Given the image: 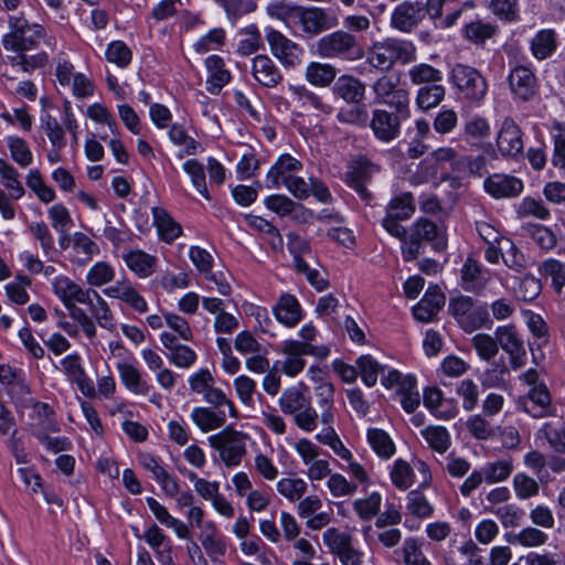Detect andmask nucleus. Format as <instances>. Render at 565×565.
<instances>
[{
  "label": "nucleus",
  "instance_id": "45",
  "mask_svg": "<svg viewBox=\"0 0 565 565\" xmlns=\"http://www.w3.org/2000/svg\"><path fill=\"white\" fill-rule=\"evenodd\" d=\"M7 146L12 160L22 168H26L33 161V154L26 141L17 136L7 137Z\"/></svg>",
  "mask_w": 565,
  "mask_h": 565
},
{
  "label": "nucleus",
  "instance_id": "31",
  "mask_svg": "<svg viewBox=\"0 0 565 565\" xmlns=\"http://www.w3.org/2000/svg\"><path fill=\"white\" fill-rule=\"evenodd\" d=\"M306 79L318 87L329 86L337 77V68L328 63L310 62L305 72Z\"/></svg>",
  "mask_w": 565,
  "mask_h": 565
},
{
  "label": "nucleus",
  "instance_id": "55",
  "mask_svg": "<svg viewBox=\"0 0 565 565\" xmlns=\"http://www.w3.org/2000/svg\"><path fill=\"white\" fill-rule=\"evenodd\" d=\"M523 189L521 179L510 174H497V198H515Z\"/></svg>",
  "mask_w": 565,
  "mask_h": 565
},
{
  "label": "nucleus",
  "instance_id": "18",
  "mask_svg": "<svg viewBox=\"0 0 565 565\" xmlns=\"http://www.w3.org/2000/svg\"><path fill=\"white\" fill-rule=\"evenodd\" d=\"M278 322L287 328L296 327L303 319V310L298 299L291 294H281L273 307Z\"/></svg>",
  "mask_w": 565,
  "mask_h": 565
},
{
  "label": "nucleus",
  "instance_id": "33",
  "mask_svg": "<svg viewBox=\"0 0 565 565\" xmlns=\"http://www.w3.org/2000/svg\"><path fill=\"white\" fill-rule=\"evenodd\" d=\"M501 255L507 267L520 271L524 267V256L508 237H497V257Z\"/></svg>",
  "mask_w": 565,
  "mask_h": 565
},
{
  "label": "nucleus",
  "instance_id": "37",
  "mask_svg": "<svg viewBox=\"0 0 565 565\" xmlns=\"http://www.w3.org/2000/svg\"><path fill=\"white\" fill-rule=\"evenodd\" d=\"M370 178L367 167L365 164H358L352 167L344 175V182L353 189L362 200L367 201L371 199V193L365 188V183Z\"/></svg>",
  "mask_w": 565,
  "mask_h": 565
},
{
  "label": "nucleus",
  "instance_id": "41",
  "mask_svg": "<svg viewBox=\"0 0 565 565\" xmlns=\"http://www.w3.org/2000/svg\"><path fill=\"white\" fill-rule=\"evenodd\" d=\"M516 215L521 218L535 217L545 221L550 218L551 212L542 200L525 196L516 206Z\"/></svg>",
  "mask_w": 565,
  "mask_h": 565
},
{
  "label": "nucleus",
  "instance_id": "25",
  "mask_svg": "<svg viewBox=\"0 0 565 565\" xmlns=\"http://www.w3.org/2000/svg\"><path fill=\"white\" fill-rule=\"evenodd\" d=\"M87 305L92 313L94 322L107 330H114L115 321L114 315L108 303L100 297L96 290H90L89 302H83Z\"/></svg>",
  "mask_w": 565,
  "mask_h": 565
},
{
  "label": "nucleus",
  "instance_id": "42",
  "mask_svg": "<svg viewBox=\"0 0 565 565\" xmlns=\"http://www.w3.org/2000/svg\"><path fill=\"white\" fill-rule=\"evenodd\" d=\"M309 403L308 397L297 387H290L284 391L279 398L281 411L289 415H295L303 407H307Z\"/></svg>",
  "mask_w": 565,
  "mask_h": 565
},
{
  "label": "nucleus",
  "instance_id": "28",
  "mask_svg": "<svg viewBox=\"0 0 565 565\" xmlns=\"http://www.w3.org/2000/svg\"><path fill=\"white\" fill-rule=\"evenodd\" d=\"M194 424L204 433L222 427L226 422L224 411H213L209 407H195L191 413Z\"/></svg>",
  "mask_w": 565,
  "mask_h": 565
},
{
  "label": "nucleus",
  "instance_id": "5",
  "mask_svg": "<svg viewBox=\"0 0 565 565\" xmlns=\"http://www.w3.org/2000/svg\"><path fill=\"white\" fill-rule=\"evenodd\" d=\"M411 117V108L406 111L392 109V111L382 108L372 110V117L369 126L374 137L385 143H388L401 136L402 122Z\"/></svg>",
  "mask_w": 565,
  "mask_h": 565
},
{
  "label": "nucleus",
  "instance_id": "30",
  "mask_svg": "<svg viewBox=\"0 0 565 565\" xmlns=\"http://www.w3.org/2000/svg\"><path fill=\"white\" fill-rule=\"evenodd\" d=\"M127 267L140 278L149 277L153 271L157 258L142 250H130L124 256Z\"/></svg>",
  "mask_w": 565,
  "mask_h": 565
},
{
  "label": "nucleus",
  "instance_id": "35",
  "mask_svg": "<svg viewBox=\"0 0 565 565\" xmlns=\"http://www.w3.org/2000/svg\"><path fill=\"white\" fill-rule=\"evenodd\" d=\"M288 92L292 100L305 109L324 110V104L320 96L305 85H288Z\"/></svg>",
  "mask_w": 565,
  "mask_h": 565
},
{
  "label": "nucleus",
  "instance_id": "1",
  "mask_svg": "<svg viewBox=\"0 0 565 565\" xmlns=\"http://www.w3.org/2000/svg\"><path fill=\"white\" fill-rule=\"evenodd\" d=\"M416 60L415 45L405 40L386 39L369 50L365 64L372 70L388 72L395 63L408 64Z\"/></svg>",
  "mask_w": 565,
  "mask_h": 565
},
{
  "label": "nucleus",
  "instance_id": "48",
  "mask_svg": "<svg viewBox=\"0 0 565 565\" xmlns=\"http://www.w3.org/2000/svg\"><path fill=\"white\" fill-rule=\"evenodd\" d=\"M460 552L469 558V565H494V546L482 550L470 540L460 547Z\"/></svg>",
  "mask_w": 565,
  "mask_h": 565
},
{
  "label": "nucleus",
  "instance_id": "20",
  "mask_svg": "<svg viewBox=\"0 0 565 565\" xmlns=\"http://www.w3.org/2000/svg\"><path fill=\"white\" fill-rule=\"evenodd\" d=\"M252 72L254 78L268 88L277 86L282 79L279 68L267 55H257L253 58Z\"/></svg>",
  "mask_w": 565,
  "mask_h": 565
},
{
  "label": "nucleus",
  "instance_id": "14",
  "mask_svg": "<svg viewBox=\"0 0 565 565\" xmlns=\"http://www.w3.org/2000/svg\"><path fill=\"white\" fill-rule=\"evenodd\" d=\"M499 279L503 287L513 291L514 298L519 301L531 302L535 300L542 291L540 279L532 275H525L519 281L516 277L508 275L504 277L500 276Z\"/></svg>",
  "mask_w": 565,
  "mask_h": 565
},
{
  "label": "nucleus",
  "instance_id": "63",
  "mask_svg": "<svg viewBox=\"0 0 565 565\" xmlns=\"http://www.w3.org/2000/svg\"><path fill=\"white\" fill-rule=\"evenodd\" d=\"M403 557L406 565H431L422 552L420 543L414 537L405 539L403 543Z\"/></svg>",
  "mask_w": 565,
  "mask_h": 565
},
{
  "label": "nucleus",
  "instance_id": "38",
  "mask_svg": "<svg viewBox=\"0 0 565 565\" xmlns=\"http://www.w3.org/2000/svg\"><path fill=\"white\" fill-rule=\"evenodd\" d=\"M168 136L170 141L175 146H183L184 150L178 154L179 158H182L183 154L193 156L196 154L200 143L188 135L183 125L174 122L170 126L168 131Z\"/></svg>",
  "mask_w": 565,
  "mask_h": 565
},
{
  "label": "nucleus",
  "instance_id": "9",
  "mask_svg": "<svg viewBox=\"0 0 565 565\" xmlns=\"http://www.w3.org/2000/svg\"><path fill=\"white\" fill-rule=\"evenodd\" d=\"M508 83L515 99L529 102L537 93V82L533 71L523 65H515L510 70Z\"/></svg>",
  "mask_w": 565,
  "mask_h": 565
},
{
  "label": "nucleus",
  "instance_id": "24",
  "mask_svg": "<svg viewBox=\"0 0 565 565\" xmlns=\"http://www.w3.org/2000/svg\"><path fill=\"white\" fill-rule=\"evenodd\" d=\"M153 224L166 243H171L182 234V227L162 207H152Z\"/></svg>",
  "mask_w": 565,
  "mask_h": 565
},
{
  "label": "nucleus",
  "instance_id": "15",
  "mask_svg": "<svg viewBox=\"0 0 565 565\" xmlns=\"http://www.w3.org/2000/svg\"><path fill=\"white\" fill-rule=\"evenodd\" d=\"M365 89L366 86L360 78L349 74L339 76L332 86L333 95L351 105H359L364 100Z\"/></svg>",
  "mask_w": 565,
  "mask_h": 565
},
{
  "label": "nucleus",
  "instance_id": "22",
  "mask_svg": "<svg viewBox=\"0 0 565 565\" xmlns=\"http://www.w3.org/2000/svg\"><path fill=\"white\" fill-rule=\"evenodd\" d=\"M301 168V162L289 153L279 156L266 175L268 182L267 188H279L280 183L284 181V177L291 175V172L299 171Z\"/></svg>",
  "mask_w": 565,
  "mask_h": 565
},
{
  "label": "nucleus",
  "instance_id": "56",
  "mask_svg": "<svg viewBox=\"0 0 565 565\" xmlns=\"http://www.w3.org/2000/svg\"><path fill=\"white\" fill-rule=\"evenodd\" d=\"M184 171L191 177L192 184L196 191L206 200H210V194L205 182L204 167L195 159L188 160L183 163Z\"/></svg>",
  "mask_w": 565,
  "mask_h": 565
},
{
  "label": "nucleus",
  "instance_id": "10",
  "mask_svg": "<svg viewBox=\"0 0 565 565\" xmlns=\"http://www.w3.org/2000/svg\"><path fill=\"white\" fill-rule=\"evenodd\" d=\"M425 18L424 3L403 1L392 12L391 25L402 32H412Z\"/></svg>",
  "mask_w": 565,
  "mask_h": 565
},
{
  "label": "nucleus",
  "instance_id": "11",
  "mask_svg": "<svg viewBox=\"0 0 565 565\" xmlns=\"http://www.w3.org/2000/svg\"><path fill=\"white\" fill-rule=\"evenodd\" d=\"M491 281L490 270L469 256L460 270V286L463 290L481 294Z\"/></svg>",
  "mask_w": 565,
  "mask_h": 565
},
{
  "label": "nucleus",
  "instance_id": "43",
  "mask_svg": "<svg viewBox=\"0 0 565 565\" xmlns=\"http://www.w3.org/2000/svg\"><path fill=\"white\" fill-rule=\"evenodd\" d=\"M0 175L2 178L3 185L10 191V195L18 200L23 196L24 189L19 181L18 170L10 164L6 159L0 158Z\"/></svg>",
  "mask_w": 565,
  "mask_h": 565
},
{
  "label": "nucleus",
  "instance_id": "57",
  "mask_svg": "<svg viewBox=\"0 0 565 565\" xmlns=\"http://www.w3.org/2000/svg\"><path fill=\"white\" fill-rule=\"evenodd\" d=\"M45 31L42 25L33 23L30 33H25L15 39L14 47H4L12 52H26L36 47L39 40L43 39Z\"/></svg>",
  "mask_w": 565,
  "mask_h": 565
},
{
  "label": "nucleus",
  "instance_id": "50",
  "mask_svg": "<svg viewBox=\"0 0 565 565\" xmlns=\"http://www.w3.org/2000/svg\"><path fill=\"white\" fill-rule=\"evenodd\" d=\"M356 364L363 383L369 387L376 384L379 374L384 371V366L371 355H361Z\"/></svg>",
  "mask_w": 565,
  "mask_h": 565
},
{
  "label": "nucleus",
  "instance_id": "47",
  "mask_svg": "<svg viewBox=\"0 0 565 565\" xmlns=\"http://www.w3.org/2000/svg\"><path fill=\"white\" fill-rule=\"evenodd\" d=\"M41 127L44 129L51 145L57 150L66 145L64 128L62 125L50 114H43L40 118Z\"/></svg>",
  "mask_w": 565,
  "mask_h": 565
},
{
  "label": "nucleus",
  "instance_id": "8",
  "mask_svg": "<svg viewBox=\"0 0 565 565\" xmlns=\"http://www.w3.org/2000/svg\"><path fill=\"white\" fill-rule=\"evenodd\" d=\"M266 40L273 55L286 68H295L300 65L303 50L297 43L274 29L267 31Z\"/></svg>",
  "mask_w": 565,
  "mask_h": 565
},
{
  "label": "nucleus",
  "instance_id": "40",
  "mask_svg": "<svg viewBox=\"0 0 565 565\" xmlns=\"http://www.w3.org/2000/svg\"><path fill=\"white\" fill-rule=\"evenodd\" d=\"M423 399L425 407H427L437 417L450 419L457 414V408L455 406L445 411L439 409V407L444 405V399L443 392L438 387H426Z\"/></svg>",
  "mask_w": 565,
  "mask_h": 565
},
{
  "label": "nucleus",
  "instance_id": "58",
  "mask_svg": "<svg viewBox=\"0 0 565 565\" xmlns=\"http://www.w3.org/2000/svg\"><path fill=\"white\" fill-rule=\"evenodd\" d=\"M307 488L306 481L299 478H284L277 482V491L291 502L300 500Z\"/></svg>",
  "mask_w": 565,
  "mask_h": 565
},
{
  "label": "nucleus",
  "instance_id": "17",
  "mask_svg": "<svg viewBox=\"0 0 565 565\" xmlns=\"http://www.w3.org/2000/svg\"><path fill=\"white\" fill-rule=\"evenodd\" d=\"M300 23L303 32L310 35H317L323 31L335 28L339 21L333 13L324 9L311 8L301 13Z\"/></svg>",
  "mask_w": 565,
  "mask_h": 565
},
{
  "label": "nucleus",
  "instance_id": "2",
  "mask_svg": "<svg viewBox=\"0 0 565 565\" xmlns=\"http://www.w3.org/2000/svg\"><path fill=\"white\" fill-rule=\"evenodd\" d=\"M424 243L430 244L431 248L438 253L447 247L445 233L428 218H419L411 226L408 239L405 245L401 246L403 259L405 262L415 260L424 253Z\"/></svg>",
  "mask_w": 565,
  "mask_h": 565
},
{
  "label": "nucleus",
  "instance_id": "62",
  "mask_svg": "<svg viewBox=\"0 0 565 565\" xmlns=\"http://www.w3.org/2000/svg\"><path fill=\"white\" fill-rule=\"evenodd\" d=\"M75 302L76 301H72L67 305H64L68 311L70 317L79 324L87 338H95L96 324L93 318L88 316L85 310L76 306Z\"/></svg>",
  "mask_w": 565,
  "mask_h": 565
},
{
  "label": "nucleus",
  "instance_id": "27",
  "mask_svg": "<svg viewBox=\"0 0 565 565\" xmlns=\"http://www.w3.org/2000/svg\"><path fill=\"white\" fill-rule=\"evenodd\" d=\"M446 96V88L440 83L425 85L418 88L415 97L416 107L427 113L438 107Z\"/></svg>",
  "mask_w": 565,
  "mask_h": 565
},
{
  "label": "nucleus",
  "instance_id": "16",
  "mask_svg": "<svg viewBox=\"0 0 565 565\" xmlns=\"http://www.w3.org/2000/svg\"><path fill=\"white\" fill-rule=\"evenodd\" d=\"M446 296L438 286H429L422 300L413 308L414 318L422 322L431 321L445 306Z\"/></svg>",
  "mask_w": 565,
  "mask_h": 565
},
{
  "label": "nucleus",
  "instance_id": "34",
  "mask_svg": "<svg viewBox=\"0 0 565 565\" xmlns=\"http://www.w3.org/2000/svg\"><path fill=\"white\" fill-rule=\"evenodd\" d=\"M557 47L556 34L553 30H541L531 41V50L537 60L551 56Z\"/></svg>",
  "mask_w": 565,
  "mask_h": 565
},
{
  "label": "nucleus",
  "instance_id": "19",
  "mask_svg": "<svg viewBox=\"0 0 565 565\" xmlns=\"http://www.w3.org/2000/svg\"><path fill=\"white\" fill-rule=\"evenodd\" d=\"M494 415V393L488 394L483 402L482 414L473 415L467 420V427L470 434L477 439H487L491 437L493 427L491 420L487 417Z\"/></svg>",
  "mask_w": 565,
  "mask_h": 565
},
{
  "label": "nucleus",
  "instance_id": "52",
  "mask_svg": "<svg viewBox=\"0 0 565 565\" xmlns=\"http://www.w3.org/2000/svg\"><path fill=\"white\" fill-rule=\"evenodd\" d=\"M143 540L154 550L158 561L160 562V553L171 554V545L169 539L162 533L157 524L151 525L142 535Z\"/></svg>",
  "mask_w": 565,
  "mask_h": 565
},
{
  "label": "nucleus",
  "instance_id": "7",
  "mask_svg": "<svg viewBox=\"0 0 565 565\" xmlns=\"http://www.w3.org/2000/svg\"><path fill=\"white\" fill-rule=\"evenodd\" d=\"M399 81L396 77L382 75L371 86L374 94V102L385 105L391 109L406 111L409 107V93L407 89L399 87Z\"/></svg>",
  "mask_w": 565,
  "mask_h": 565
},
{
  "label": "nucleus",
  "instance_id": "44",
  "mask_svg": "<svg viewBox=\"0 0 565 565\" xmlns=\"http://www.w3.org/2000/svg\"><path fill=\"white\" fill-rule=\"evenodd\" d=\"M553 132V156L552 164L562 170L565 175V127L559 121H554L552 126Z\"/></svg>",
  "mask_w": 565,
  "mask_h": 565
},
{
  "label": "nucleus",
  "instance_id": "64",
  "mask_svg": "<svg viewBox=\"0 0 565 565\" xmlns=\"http://www.w3.org/2000/svg\"><path fill=\"white\" fill-rule=\"evenodd\" d=\"M49 217L51 220L52 227L57 233L68 232L73 226L71 214L62 203L54 204L49 209Z\"/></svg>",
  "mask_w": 565,
  "mask_h": 565
},
{
  "label": "nucleus",
  "instance_id": "36",
  "mask_svg": "<svg viewBox=\"0 0 565 565\" xmlns=\"http://www.w3.org/2000/svg\"><path fill=\"white\" fill-rule=\"evenodd\" d=\"M287 248L292 255L295 268L299 267V263H308V259L315 258L309 242L297 233L287 234Z\"/></svg>",
  "mask_w": 565,
  "mask_h": 565
},
{
  "label": "nucleus",
  "instance_id": "46",
  "mask_svg": "<svg viewBox=\"0 0 565 565\" xmlns=\"http://www.w3.org/2000/svg\"><path fill=\"white\" fill-rule=\"evenodd\" d=\"M422 436L430 448L437 452H445L450 446V436L443 426H428L422 430Z\"/></svg>",
  "mask_w": 565,
  "mask_h": 565
},
{
  "label": "nucleus",
  "instance_id": "3",
  "mask_svg": "<svg viewBox=\"0 0 565 565\" xmlns=\"http://www.w3.org/2000/svg\"><path fill=\"white\" fill-rule=\"evenodd\" d=\"M317 54L322 58L356 62L364 56L359 35L337 30L321 36L316 43Z\"/></svg>",
  "mask_w": 565,
  "mask_h": 565
},
{
  "label": "nucleus",
  "instance_id": "49",
  "mask_svg": "<svg viewBox=\"0 0 565 565\" xmlns=\"http://www.w3.org/2000/svg\"><path fill=\"white\" fill-rule=\"evenodd\" d=\"M414 212V198L409 192L395 196L387 205V214L403 221L408 220Z\"/></svg>",
  "mask_w": 565,
  "mask_h": 565
},
{
  "label": "nucleus",
  "instance_id": "60",
  "mask_svg": "<svg viewBox=\"0 0 565 565\" xmlns=\"http://www.w3.org/2000/svg\"><path fill=\"white\" fill-rule=\"evenodd\" d=\"M382 498L379 492H372L365 499L353 502V509L362 520H370L380 512Z\"/></svg>",
  "mask_w": 565,
  "mask_h": 565
},
{
  "label": "nucleus",
  "instance_id": "61",
  "mask_svg": "<svg viewBox=\"0 0 565 565\" xmlns=\"http://www.w3.org/2000/svg\"><path fill=\"white\" fill-rule=\"evenodd\" d=\"M540 271L552 278V285L557 292L565 286V265L557 259L550 258L542 263Z\"/></svg>",
  "mask_w": 565,
  "mask_h": 565
},
{
  "label": "nucleus",
  "instance_id": "26",
  "mask_svg": "<svg viewBox=\"0 0 565 565\" xmlns=\"http://www.w3.org/2000/svg\"><path fill=\"white\" fill-rule=\"evenodd\" d=\"M117 370L121 382L134 394L147 395L151 386L142 379L137 367L127 362L117 363Z\"/></svg>",
  "mask_w": 565,
  "mask_h": 565
},
{
  "label": "nucleus",
  "instance_id": "29",
  "mask_svg": "<svg viewBox=\"0 0 565 565\" xmlns=\"http://www.w3.org/2000/svg\"><path fill=\"white\" fill-rule=\"evenodd\" d=\"M406 75L413 85L420 87L440 83L444 77V74L439 68H436L428 63L414 64L407 70Z\"/></svg>",
  "mask_w": 565,
  "mask_h": 565
},
{
  "label": "nucleus",
  "instance_id": "32",
  "mask_svg": "<svg viewBox=\"0 0 565 565\" xmlns=\"http://www.w3.org/2000/svg\"><path fill=\"white\" fill-rule=\"evenodd\" d=\"M527 396L531 405L525 406L526 412L536 418L545 416L551 405V395L546 385H534L529 391Z\"/></svg>",
  "mask_w": 565,
  "mask_h": 565
},
{
  "label": "nucleus",
  "instance_id": "4",
  "mask_svg": "<svg viewBox=\"0 0 565 565\" xmlns=\"http://www.w3.org/2000/svg\"><path fill=\"white\" fill-rule=\"evenodd\" d=\"M210 446L218 454V459L226 467L241 465L246 454L245 435L232 428H226L207 438Z\"/></svg>",
  "mask_w": 565,
  "mask_h": 565
},
{
  "label": "nucleus",
  "instance_id": "59",
  "mask_svg": "<svg viewBox=\"0 0 565 565\" xmlns=\"http://www.w3.org/2000/svg\"><path fill=\"white\" fill-rule=\"evenodd\" d=\"M472 298L468 296H458L450 298L448 310L450 315L457 320L461 328L465 327L473 308Z\"/></svg>",
  "mask_w": 565,
  "mask_h": 565
},
{
  "label": "nucleus",
  "instance_id": "53",
  "mask_svg": "<svg viewBox=\"0 0 565 565\" xmlns=\"http://www.w3.org/2000/svg\"><path fill=\"white\" fill-rule=\"evenodd\" d=\"M105 56L109 63H114L121 68L127 67L132 60L130 49L125 42L119 40L113 41L107 45Z\"/></svg>",
  "mask_w": 565,
  "mask_h": 565
},
{
  "label": "nucleus",
  "instance_id": "6",
  "mask_svg": "<svg viewBox=\"0 0 565 565\" xmlns=\"http://www.w3.org/2000/svg\"><path fill=\"white\" fill-rule=\"evenodd\" d=\"M450 79L458 92L471 102H479L487 94L488 85L484 77L471 66L456 64L451 70Z\"/></svg>",
  "mask_w": 565,
  "mask_h": 565
},
{
  "label": "nucleus",
  "instance_id": "54",
  "mask_svg": "<svg viewBox=\"0 0 565 565\" xmlns=\"http://www.w3.org/2000/svg\"><path fill=\"white\" fill-rule=\"evenodd\" d=\"M322 537L323 543L334 555H339L341 552L352 545V536L349 533L341 532L335 527H329L326 530Z\"/></svg>",
  "mask_w": 565,
  "mask_h": 565
},
{
  "label": "nucleus",
  "instance_id": "13",
  "mask_svg": "<svg viewBox=\"0 0 565 565\" xmlns=\"http://www.w3.org/2000/svg\"><path fill=\"white\" fill-rule=\"evenodd\" d=\"M497 344L509 355L513 369L525 364V349L513 326L497 329Z\"/></svg>",
  "mask_w": 565,
  "mask_h": 565
},
{
  "label": "nucleus",
  "instance_id": "21",
  "mask_svg": "<svg viewBox=\"0 0 565 565\" xmlns=\"http://www.w3.org/2000/svg\"><path fill=\"white\" fill-rule=\"evenodd\" d=\"M53 290L63 303L67 305L72 301H76L78 303L89 302L92 289H83L68 277L58 276L53 280Z\"/></svg>",
  "mask_w": 565,
  "mask_h": 565
},
{
  "label": "nucleus",
  "instance_id": "23",
  "mask_svg": "<svg viewBox=\"0 0 565 565\" xmlns=\"http://www.w3.org/2000/svg\"><path fill=\"white\" fill-rule=\"evenodd\" d=\"M205 66L209 71L206 78V90L210 94L217 95L222 88L230 82L231 74L224 68V61L217 55H211L205 60Z\"/></svg>",
  "mask_w": 565,
  "mask_h": 565
},
{
  "label": "nucleus",
  "instance_id": "12",
  "mask_svg": "<svg viewBox=\"0 0 565 565\" xmlns=\"http://www.w3.org/2000/svg\"><path fill=\"white\" fill-rule=\"evenodd\" d=\"M497 148L503 157L516 158L523 152L522 131L514 120L507 118L497 136Z\"/></svg>",
  "mask_w": 565,
  "mask_h": 565
},
{
  "label": "nucleus",
  "instance_id": "51",
  "mask_svg": "<svg viewBox=\"0 0 565 565\" xmlns=\"http://www.w3.org/2000/svg\"><path fill=\"white\" fill-rule=\"evenodd\" d=\"M407 511L416 518L426 519L433 515L434 508L427 498L418 490H413L407 494Z\"/></svg>",
  "mask_w": 565,
  "mask_h": 565
},
{
  "label": "nucleus",
  "instance_id": "39",
  "mask_svg": "<svg viewBox=\"0 0 565 565\" xmlns=\"http://www.w3.org/2000/svg\"><path fill=\"white\" fill-rule=\"evenodd\" d=\"M366 436L372 449L380 457L388 459L394 455L395 445L386 431L380 428H370Z\"/></svg>",
  "mask_w": 565,
  "mask_h": 565
}]
</instances>
